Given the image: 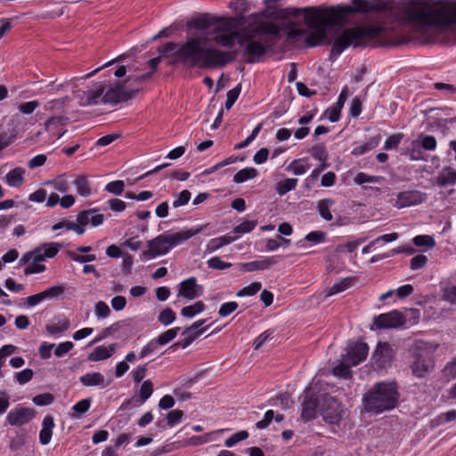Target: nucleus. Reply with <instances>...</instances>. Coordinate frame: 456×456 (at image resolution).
Masks as SVG:
<instances>
[{
  "instance_id": "obj_12",
  "label": "nucleus",
  "mask_w": 456,
  "mask_h": 456,
  "mask_svg": "<svg viewBox=\"0 0 456 456\" xmlns=\"http://www.w3.org/2000/svg\"><path fill=\"white\" fill-rule=\"evenodd\" d=\"M35 416L34 409L20 407L11 411L7 415V420L12 426H22L31 420Z\"/></svg>"
},
{
  "instance_id": "obj_31",
  "label": "nucleus",
  "mask_w": 456,
  "mask_h": 456,
  "mask_svg": "<svg viewBox=\"0 0 456 456\" xmlns=\"http://www.w3.org/2000/svg\"><path fill=\"white\" fill-rule=\"evenodd\" d=\"M74 184L77 189V192L83 196L87 197L91 194V189L87 178L84 175H78L74 181Z\"/></svg>"
},
{
  "instance_id": "obj_42",
  "label": "nucleus",
  "mask_w": 456,
  "mask_h": 456,
  "mask_svg": "<svg viewBox=\"0 0 456 456\" xmlns=\"http://www.w3.org/2000/svg\"><path fill=\"white\" fill-rule=\"evenodd\" d=\"M64 292V287L59 285V286H53L45 290L42 291V296L44 300L45 299H53L60 297Z\"/></svg>"
},
{
  "instance_id": "obj_5",
  "label": "nucleus",
  "mask_w": 456,
  "mask_h": 456,
  "mask_svg": "<svg viewBox=\"0 0 456 456\" xmlns=\"http://www.w3.org/2000/svg\"><path fill=\"white\" fill-rule=\"evenodd\" d=\"M204 227V225H201L195 230H186L171 234H160L148 242V249L142 252L141 257L151 259L158 256L165 255L172 248L199 234Z\"/></svg>"
},
{
  "instance_id": "obj_36",
  "label": "nucleus",
  "mask_w": 456,
  "mask_h": 456,
  "mask_svg": "<svg viewBox=\"0 0 456 456\" xmlns=\"http://www.w3.org/2000/svg\"><path fill=\"white\" fill-rule=\"evenodd\" d=\"M311 165L305 163L303 159H296L293 160L289 166L288 170L291 171L296 175H300L305 174Z\"/></svg>"
},
{
  "instance_id": "obj_20",
  "label": "nucleus",
  "mask_w": 456,
  "mask_h": 456,
  "mask_svg": "<svg viewBox=\"0 0 456 456\" xmlns=\"http://www.w3.org/2000/svg\"><path fill=\"white\" fill-rule=\"evenodd\" d=\"M80 382L86 387H106L110 385V381H107L100 372L86 373L80 377Z\"/></svg>"
},
{
  "instance_id": "obj_19",
  "label": "nucleus",
  "mask_w": 456,
  "mask_h": 456,
  "mask_svg": "<svg viewBox=\"0 0 456 456\" xmlns=\"http://www.w3.org/2000/svg\"><path fill=\"white\" fill-rule=\"evenodd\" d=\"M117 344L109 346H100L94 349L87 359L92 362H99L110 358L116 351Z\"/></svg>"
},
{
  "instance_id": "obj_60",
  "label": "nucleus",
  "mask_w": 456,
  "mask_h": 456,
  "mask_svg": "<svg viewBox=\"0 0 456 456\" xmlns=\"http://www.w3.org/2000/svg\"><path fill=\"white\" fill-rule=\"evenodd\" d=\"M91 405V399L86 398L79 401L73 407L72 410L76 412L77 415H81L86 413Z\"/></svg>"
},
{
  "instance_id": "obj_38",
  "label": "nucleus",
  "mask_w": 456,
  "mask_h": 456,
  "mask_svg": "<svg viewBox=\"0 0 456 456\" xmlns=\"http://www.w3.org/2000/svg\"><path fill=\"white\" fill-rule=\"evenodd\" d=\"M62 228L67 230H73L79 235L83 234L86 231L85 228H82L80 225H77L76 223L66 220L59 222L53 226V231H57Z\"/></svg>"
},
{
  "instance_id": "obj_62",
  "label": "nucleus",
  "mask_w": 456,
  "mask_h": 456,
  "mask_svg": "<svg viewBox=\"0 0 456 456\" xmlns=\"http://www.w3.org/2000/svg\"><path fill=\"white\" fill-rule=\"evenodd\" d=\"M94 311L98 318H106L110 314V309L109 305L102 301L96 303Z\"/></svg>"
},
{
  "instance_id": "obj_44",
  "label": "nucleus",
  "mask_w": 456,
  "mask_h": 456,
  "mask_svg": "<svg viewBox=\"0 0 456 456\" xmlns=\"http://www.w3.org/2000/svg\"><path fill=\"white\" fill-rule=\"evenodd\" d=\"M207 329L208 327L199 330V331H195L193 335H184L185 338L175 343L173 346H181L183 348H186L193 342L194 339H196L200 335H201L205 330H207Z\"/></svg>"
},
{
  "instance_id": "obj_58",
  "label": "nucleus",
  "mask_w": 456,
  "mask_h": 456,
  "mask_svg": "<svg viewBox=\"0 0 456 456\" xmlns=\"http://www.w3.org/2000/svg\"><path fill=\"white\" fill-rule=\"evenodd\" d=\"M248 433L247 431H240L234 435H232L231 437H229L228 439L225 440V445L227 447H232L233 446L234 444H236L237 443L242 441V440H245L246 438H248Z\"/></svg>"
},
{
  "instance_id": "obj_29",
  "label": "nucleus",
  "mask_w": 456,
  "mask_h": 456,
  "mask_svg": "<svg viewBox=\"0 0 456 456\" xmlns=\"http://www.w3.org/2000/svg\"><path fill=\"white\" fill-rule=\"evenodd\" d=\"M456 183V172L447 167L439 174L436 177V183L439 186H446L448 184H454Z\"/></svg>"
},
{
  "instance_id": "obj_52",
  "label": "nucleus",
  "mask_w": 456,
  "mask_h": 456,
  "mask_svg": "<svg viewBox=\"0 0 456 456\" xmlns=\"http://www.w3.org/2000/svg\"><path fill=\"white\" fill-rule=\"evenodd\" d=\"M151 75L152 72H147L140 76H130L128 78L126 79V82L127 83V86H131L133 87H139L138 85L151 78Z\"/></svg>"
},
{
  "instance_id": "obj_11",
  "label": "nucleus",
  "mask_w": 456,
  "mask_h": 456,
  "mask_svg": "<svg viewBox=\"0 0 456 456\" xmlns=\"http://www.w3.org/2000/svg\"><path fill=\"white\" fill-rule=\"evenodd\" d=\"M104 91V86L99 84L95 89L88 91L77 90L75 93V97L78 99L79 104L82 106L95 105L101 102V96Z\"/></svg>"
},
{
  "instance_id": "obj_45",
  "label": "nucleus",
  "mask_w": 456,
  "mask_h": 456,
  "mask_svg": "<svg viewBox=\"0 0 456 456\" xmlns=\"http://www.w3.org/2000/svg\"><path fill=\"white\" fill-rule=\"evenodd\" d=\"M54 396L50 393L40 394L33 397L32 402L37 406L50 405L53 403Z\"/></svg>"
},
{
  "instance_id": "obj_6",
  "label": "nucleus",
  "mask_w": 456,
  "mask_h": 456,
  "mask_svg": "<svg viewBox=\"0 0 456 456\" xmlns=\"http://www.w3.org/2000/svg\"><path fill=\"white\" fill-rule=\"evenodd\" d=\"M434 348L427 342L417 341L412 349L411 370L419 378L424 377L434 368Z\"/></svg>"
},
{
  "instance_id": "obj_55",
  "label": "nucleus",
  "mask_w": 456,
  "mask_h": 456,
  "mask_svg": "<svg viewBox=\"0 0 456 456\" xmlns=\"http://www.w3.org/2000/svg\"><path fill=\"white\" fill-rule=\"evenodd\" d=\"M68 121V118L63 116L52 117L46 120L45 126L46 131H51L52 126H64Z\"/></svg>"
},
{
  "instance_id": "obj_34",
  "label": "nucleus",
  "mask_w": 456,
  "mask_h": 456,
  "mask_svg": "<svg viewBox=\"0 0 456 456\" xmlns=\"http://www.w3.org/2000/svg\"><path fill=\"white\" fill-rule=\"evenodd\" d=\"M285 33L289 38L295 39L305 35L307 30L298 24L289 22L285 27Z\"/></svg>"
},
{
  "instance_id": "obj_64",
  "label": "nucleus",
  "mask_w": 456,
  "mask_h": 456,
  "mask_svg": "<svg viewBox=\"0 0 456 456\" xmlns=\"http://www.w3.org/2000/svg\"><path fill=\"white\" fill-rule=\"evenodd\" d=\"M33 375L34 372L31 369H25L22 371L16 373V379L19 384L24 385L32 379Z\"/></svg>"
},
{
  "instance_id": "obj_63",
  "label": "nucleus",
  "mask_w": 456,
  "mask_h": 456,
  "mask_svg": "<svg viewBox=\"0 0 456 456\" xmlns=\"http://www.w3.org/2000/svg\"><path fill=\"white\" fill-rule=\"evenodd\" d=\"M428 263V257L424 255H417L411 260V269L419 270L423 268Z\"/></svg>"
},
{
  "instance_id": "obj_1",
  "label": "nucleus",
  "mask_w": 456,
  "mask_h": 456,
  "mask_svg": "<svg viewBox=\"0 0 456 456\" xmlns=\"http://www.w3.org/2000/svg\"><path fill=\"white\" fill-rule=\"evenodd\" d=\"M353 12H375L376 18L364 26L346 28L336 38L331 53L339 55L349 46H365L370 40L399 23L409 26L415 39L432 44L444 29L456 24V3L448 1L410 0L400 7L390 0L370 2L354 0L353 6L313 8L304 15L305 23L314 30L306 38L309 46L320 44L327 37L326 30L342 23Z\"/></svg>"
},
{
  "instance_id": "obj_59",
  "label": "nucleus",
  "mask_w": 456,
  "mask_h": 456,
  "mask_svg": "<svg viewBox=\"0 0 456 456\" xmlns=\"http://www.w3.org/2000/svg\"><path fill=\"white\" fill-rule=\"evenodd\" d=\"M74 347V344L71 341H66L59 344L54 350V355L57 357H61Z\"/></svg>"
},
{
  "instance_id": "obj_21",
  "label": "nucleus",
  "mask_w": 456,
  "mask_h": 456,
  "mask_svg": "<svg viewBox=\"0 0 456 456\" xmlns=\"http://www.w3.org/2000/svg\"><path fill=\"white\" fill-rule=\"evenodd\" d=\"M214 24V18L208 13H200L195 15L191 20L187 22V27L190 28L207 29Z\"/></svg>"
},
{
  "instance_id": "obj_4",
  "label": "nucleus",
  "mask_w": 456,
  "mask_h": 456,
  "mask_svg": "<svg viewBox=\"0 0 456 456\" xmlns=\"http://www.w3.org/2000/svg\"><path fill=\"white\" fill-rule=\"evenodd\" d=\"M398 399L399 393L395 383L379 382L364 394L362 402L366 411L380 413L394 409Z\"/></svg>"
},
{
  "instance_id": "obj_53",
  "label": "nucleus",
  "mask_w": 456,
  "mask_h": 456,
  "mask_svg": "<svg viewBox=\"0 0 456 456\" xmlns=\"http://www.w3.org/2000/svg\"><path fill=\"white\" fill-rule=\"evenodd\" d=\"M151 75L152 72H147L140 76H130L128 78L126 79V82L127 83V86H131L133 87H139L138 85L151 78Z\"/></svg>"
},
{
  "instance_id": "obj_35",
  "label": "nucleus",
  "mask_w": 456,
  "mask_h": 456,
  "mask_svg": "<svg viewBox=\"0 0 456 456\" xmlns=\"http://www.w3.org/2000/svg\"><path fill=\"white\" fill-rule=\"evenodd\" d=\"M205 309V305L202 301H197L195 304L184 306L181 310V314L183 316L187 318H191L194 315L203 312Z\"/></svg>"
},
{
  "instance_id": "obj_49",
  "label": "nucleus",
  "mask_w": 456,
  "mask_h": 456,
  "mask_svg": "<svg viewBox=\"0 0 456 456\" xmlns=\"http://www.w3.org/2000/svg\"><path fill=\"white\" fill-rule=\"evenodd\" d=\"M96 209H87L81 211L77 216V225H80L82 228H85L86 224L90 222V216L92 214L95 213Z\"/></svg>"
},
{
  "instance_id": "obj_10",
  "label": "nucleus",
  "mask_w": 456,
  "mask_h": 456,
  "mask_svg": "<svg viewBox=\"0 0 456 456\" xmlns=\"http://www.w3.org/2000/svg\"><path fill=\"white\" fill-rule=\"evenodd\" d=\"M369 347L366 343L357 342L348 346L344 361L352 366H355L362 362L368 354Z\"/></svg>"
},
{
  "instance_id": "obj_28",
  "label": "nucleus",
  "mask_w": 456,
  "mask_h": 456,
  "mask_svg": "<svg viewBox=\"0 0 456 456\" xmlns=\"http://www.w3.org/2000/svg\"><path fill=\"white\" fill-rule=\"evenodd\" d=\"M379 136L371 137L363 144L354 147L352 151V154L355 156L362 155L365 152L376 148L379 145Z\"/></svg>"
},
{
  "instance_id": "obj_24",
  "label": "nucleus",
  "mask_w": 456,
  "mask_h": 456,
  "mask_svg": "<svg viewBox=\"0 0 456 456\" xmlns=\"http://www.w3.org/2000/svg\"><path fill=\"white\" fill-rule=\"evenodd\" d=\"M43 428L39 433L40 443L44 445L48 444L52 438V429L54 427L53 418L51 415H47L43 419Z\"/></svg>"
},
{
  "instance_id": "obj_17",
  "label": "nucleus",
  "mask_w": 456,
  "mask_h": 456,
  "mask_svg": "<svg viewBox=\"0 0 456 456\" xmlns=\"http://www.w3.org/2000/svg\"><path fill=\"white\" fill-rule=\"evenodd\" d=\"M279 256H267L262 260L243 263L240 265V270L244 272H254L257 270H266L278 263Z\"/></svg>"
},
{
  "instance_id": "obj_9",
  "label": "nucleus",
  "mask_w": 456,
  "mask_h": 456,
  "mask_svg": "<svg viewBox=\"0 0 456 456\" xmlns=\"http://www.w3.org/2000/svg\"><path fill=\"white\" fill-rule=\"evenodd\" d=\"M405 323L404 316L398 311H392L379 314L374 319V324L378 329H395Z\"/></svg>"
},
{
  "instance_id": "obj_37",
  "label": "nucleus",
  "mask_w": 456,
  "mask_h": 456,
  "mask_svg": "<svg viewBox=\"0 0 456 456\" xmlns=\"http://www.w3.org/2000/svg\"><path fill=\"white\" fill-rule=\"evenodd\" d=\"M297 179L296 178H287L277 183V193L281 196L286 194L287 192L294 190L297 186Z\"/></svg>"
},
{
  "instance_id": "obj_8",
  "label": "nucleus",
  "mask_w": 456,
  "mask_h": 456,
  "mask_svg": "<svg viewBox=\"0 0 456 456\" xmlns=\"http://www.w3.org/2000/svg\"><path fill=\"white\" fill-rule=\"evenodd\" d=\"M320 411L323 419L330 425H338L345 417L343 405L330 395L322 396Z\"/></svg>"
},
{
  "instance_id": "obj_15",
  "label": "nucleus",
  "mask_w": 456,
  "mask_h": 456,
  "mask_svg": "<svg viewBox=\"0 0 456 456\" xmlns=\"http://www.w3.org/2000/svg\"><path fill=\"white\" fill-rule=\"evenodd\" d=\"M214 24L215 33H241V29L237 30L242 24L241 19L239 18H214Z\"/></svg>"
},
{
  "instance_id": "obj_32",
  "label": "nucleus",
  "mask_w": 456,
  "mask_h": 456,
  "mask_svg": "<svg viewBox=\"0 0 456 456\" xmlns=\"http://www.w3.org/2000/svg\"><path fill=\"white\" fill-rule=\"evenodd\" d=\"M237 238L235 237H230V236H222L219 238L212 239L208 245V250L209 252H214L220 248H222L224 245L230 244L236 240Z\"/></svg>"
},
{
  "instance_id": "obj_18",
  "label": "nucleus",
  "mask_w": 456,
  "mask_h": 456,
  "mask_svg": "<svg viewBox=\"0 0 456 456\" xmlns=\"http://www.w3.org/2000/svg\"><path fill=\"white\" fill-rule=\"evenodd\" d=\"M198 287L196 278L191 277L181 282L178 295L189 300H192L199 296L197 291Z\"/></svg>"
},
{
  "instance_id": "obj_57",
  "label": "nucleus",
  "mask_w": 456,
  "mask_h": 456,
  "mask_svg": "<svg viewBox=\"0 0 456 456\" xmlns=\"http://www.w3.org/2000/svg\"><path fill=\"white\" fill-rule=\"evenodd\" d=\"M443 376L447 381L456 378V360L448 362L443 370Z\"/></svg>"
},
{
  "instance_id": "obj_22",
  "label": "nucleus",
  "mask_w": 456,
  "mask_h": 456,
  "mask_svg": "<svg viewBox=\"0 0 456 456\" xmlns=\"http://www.w3.org/2000/svg\"><path fill=\"white\" fill-rule=\"evenodd\" d=\"M70 326L69 321L66 317L57 319L56 322H52L45 326V330L50 336L61 334L69 330Z\"/></svg>"
},
{
  "instance_id": "obj_23",
  "label": "nucleus",
  "mask_w": 456,
  "mask_h": 456,
  "mask_svg": "<svg viewBox=\"0 0 456 456\" xmlns=\"http://www.w3.org/2000/svg\"><path fill=\"white\" fill-rule=\"evenodd\" d=\"M216 35L212 38L213 42L224 47H232L234 45L235 41L239 43L241 33H216Z\"/></svg>"
},
{
  "instance_id": "obj_39",
  "label": "nucleus",
  "mask_w": 456,
  "mask_h": 456,
  "mask_svg": "<svg viewBox=\"0 0 456 456\" xmlns=\"http://www.w3.org/2000/svg\"><path fill=\"white\" fill-rule=\"evenodd\" d=\"M179 330H180L179 327L167 330L165 332L161 333L156 338V340L159 343V345L164 346V345L169 343L171 340H173L176 337Z\"/></svg>"
},
{
  "instance_id": "obj_41",
  "label": "nucleus",
  "mask_w": 456,
  "mask_h": 456,
  "mask_svg": "<svg viewBox=\"0 0 456 456\" xmlns=\"http://www.w3.org/2000/svg\"><path fill=\"white\" fill-rule=\"evenodd\" d=\"M352 365L346 362L344 360L343 362H339L338 365L335 366L333 368V374L339 378H348L351 375V370L350 367Z\"/></svg>"
},
{
  "instance_id": "obj_56",
  "label": "nucleus",
  "mask_w": 456,
  "mask_h": 456,
  "mask_svg": "<svg viewBox=\"0 0 456 456\" xmlns=\"http://www.w3.org/2000/svg\"><path fill=\"white\" fill-rule=\"evenodd\" d=\"M40 248H43V255L45 258L55 256L59 251V244L56 243H45Z\"/></svg>"
},
{
  "instance_id": "obj_14",
  "label": "nucleus",
  "mask_w": 456,
  "mask_h": 456,
  "mask_svg": "<svg viewBox=\"0 0 456 456\" xmlns=\"http://www.w3.org/2000/svg\"><path fill=\"white\" fill-rule=\"evenodd\" d=\"M394 352L387 342H379L372 355V359L379 368H385L393 359Z\"/></svg>"
},
{
  "instance_id": "obj_50",
  "label": "nucleus",
  "mask_w": 456,
  "mask_h": 456,
  "mask_svg": "<svg viewBox=\"0 0 456 456\" xmlns=\"http://www.w3.org/2000/svg\"><path fill=\"white\" fill-rule=\"evenodd\" d=\"M175 319V314L170 308L164 309L159 315V321L166 326L171 324Z\"/></svg>"
},
{
  "instance_id": "obj_2",
  "label": "nucleus",
  "mask_w": 456,
  "mask_h": 456,
  "mask_svg": "<svg viewBox=\"0 0 456 456\" xmlns=\"http://www.w3.org/2000/svg\"><path fill=\"white\" fill-rule=\"evenodd\" d=\"M159 56L149 61L151 72L157 70L161 58H168V65L181 63L185 67L210 69L223 67L235 59V52H224L211 47H205L200 37L189 38L178 45L168 42L159 48Z\"/></svg>"
},
{
  "instance_id": "obj_61",
  "label": "nucleus",
  "mask_w": 456,
  "mask_h": 456,
  "mask_svg": "<svg viewBox=\"0 0 456 456\" xmlns=\"http://www.w3.org/2000/svg\"><path fill=\"white\" fill-rule=\"evenodd\" d=\"M325 238H326V233L324 232L314 231V232H311L308 234H306L305 237V240L309 242L317 244V243H321V242L324 241Z\"/></svg>"
},
{
  "instance_id": "obj_26",
  "label": "nucleus",
  "mask_w": 456,
  "mask_h": 456,
  "mask_svg": "<svg viewBox=\"0 0 456 456\" xmlns=\"http://www.w3.org/2000/svg\"><path fill=\"white\" fill-rule=\"evenodd\" d=\"M356 281H357L356 277H346V278L342 279L339 282L334 284L333 286H331L329 289V290L326 294V297H330V296L345 291L346 289L354 286V283L356 282Z\"/></svg>"
},
{
  "instance_id": "obj_48",
  "label": "nucleus",
  "mask_w": 456,
  "mask_h": 456,
  "mask_svg": "<svg viewBox=\"0 0 456 456\" xmlns=\"http://www.w3.org/2000/svg\"><path fill=\"white\" fill-rule=\"evenodd\" d=\"M413 243L417 247L432 248L435 245V240L429 235H418L413 239Z\"/></svg>"
},
{
  "instance_id": "obj_43",
  "label": "nucleus",
  "mask_w": 456,
  "mask_h": 456,
  "mask_svg": "<svg viewBox=\"0 0 456 456\" xmlns=\"http://www.w3.org/2000/svg\"><path fill=\"white\" fill-rule=\"evenodd\" d=\"M257 224L256 220H247L243 223L240 224L239 225H236L233 228V232L235 233H248L250 232L255 229V227Z\"/></svg>"
},
{
  "instance_id": "obj_30",
  "label": "nucleus",
  "mask_w": 456,
  "mask_h": 456,
  "mask_svg": "<svg viewBox=\"0 0 456 456\" xmlns=\"http://www.w3.org/2000/svg\"><path fill=\"white\" fill-rule=\"evenodd\" d=\"M258 172L254 167H247L237 172L233 176V182L237 183H244L247 180L256 177Z\"/></svg>"
},
{
  "instance_id": "obj_16",
  "label": "nucleus",
  "mask_w": 456,
  "mask_h": 456,
  "mask_svg": "<svg viewBox=\"0 0 456 456\" xmlns=\"http://www.w3.org/2000/svg\"><path fill=\"white\" fill-rule=\"evenodd\" d=\"M319 406L318 399L312 395L310 389H306L304 394V401L301 417L304 420L308 421L316 417L317 408Z\"/></svg>"
},
{
  "instance_id": "obj_51",
  "label": "nucleus",
  "mask_w": 456,
  "mask_h": 456,
  "mask_svg": "<svg viewBox=\"0 0 456 456\" xmlns=\"http://www.w3.org/2000/svg\"><path fill=\"white\" fill-rule=\"evenodd\" d=\"M191 194L188 190H183L176 195L175 200L173 202L174 208H179L186 205L191 200Z\"/></svg>"
},
{
  "instance_id": "obj_7",
  "label": "nucleus",
  "mask_w": 456,
  "mask_h": 456,
  "mask_svg": "<svg viewBox=\"0 0 456 456\" xmlns=\"http://www.w3.org/2000/svg\"><path fill=\"white\" fill-rule=\"evenodd\" d=\"M140 90V87L127 86L126 80L123 82H115L110 85L105 93L103 92L100 101L103 103L115 105L118 102L133 99Z\"/></svg>"
},
{
  "instance_id": "obj_33",
  "label": "nucleus",
  "mask_w": 456,
  "mask_h": 456,
  "mask_svg": "<svg viewBox=\"0 0 456 456\" xmlns=\"http://www.w3.org/2000/svg\"><path fill=\"white\" fill-rule=\"evenodd\" d=\"M312 156L322 163V168L326 167L328 159V152L322 144H316L310 150Z\"/></svg>"
},
{
  "instance_id": "obj_25",
  "label": "nucleus",
  "mask_w": 456,
  "mask_h": 456,
  "mask_svg": "<svg viewBox=\"0 0 456 456\" xmlns=\"http://www.w3.org/2000/svg\"><path fill=\"white\" fill-rule=\"evenodd\" d=\"M25 170L21 167H15L5 175V181L11 187H19L24 181Z\"/></svg>"
},
{
  "instance_id": "obj_47",
  "label": "nucleus",
  "mask_w": 456,
  "mask_h": 456,
  "mask_svg": "<svg viewBox=\"0 0 456 456\" xmlns=\"http://www.w3.org/2000/svg\"><path fill=\"white\" fill-rule=\"evenodd\" d=\"M208 266L216 270H224L230 268L232 264L222 261L218 256H214L208 260Z\"/></svg>"
},
{
  "instance_id": "obj_27",
  "label": "nucleus",
  "mask_w": 456,
  "mask_h": 456,
  "mask_svg": "<svg viewBox=\"0 0 456 456\" xmlns=\"http://www.w3.org/2000/svg\"><path fill=\"white\" fill-rule=\"evenodd\" d=\"M334 205V200L331 199H323L318 201L316 209L322 219L325 221H331L333 216L330 212V207Z\"/></svg>"
},
{
  "instance_id": "obj_40",
  "label": "nucleus",
  "mask_w": 456,
  "mask_h": 456,
  "mask_svg": "<svg viewBox=\"0 0 456 456\" xmlns=\"http://www.w3.org/2000/svg\"><path fill=\"white\" fill-rule=\"evenodd\" d=\"M262 288V285L258 281L252 282L250 285L246 286L240 289L236 296L237 297H246V296H254Z\"/></svg>"
},
{
  "instance_id": "obj_3",
  "label": "nucleus",
  "mask_w": 456,
  "mask_h": 456,
  "mask_svg": "<svg viewBox=\"0 0 456 456\" xmlns=\"http://www.w3.org/2000/svg\"><path fill=\"white\" fill-rule=\"evenodd\" d=\"M279 31L275 24L258 21L256 16L250 17L248 26L242 28V34L239 39V45L246 44L244 55L247 56V61L249 63L258 61L269 48L270 37L277 36Z\"/></svg>"
},
{
  "instance_id": "obj_54",
  "label": "nucleus",
  "mask_w": 456,
  "mask_h": 456,
  "mask_svg": "<svg viewBox=\"0 0 456 456\" xmlns=\"http://www.w3.org/2000/svg\"><path fill=\"white\" fill-rule=\"evenodd\" d=\"M124 188H125V183L121 180L110 182L105 187V189L109 192H111L115 195L122 194V192L124 191Z\"/></svg>"
},
{
  "instance_id": "obj_46",
  "label": "nucleus",
  "mask_w": 456,
  "mask_h": 456,
  "mask_svg": "<svg viewBox=\"0 0 456 456\" xmlns=\"http://www.w3.org/2000/svg\"><path fill=\"white\" fill-rule=\"evenodd\" d=\"M153 393V384L151 380H145L142 382L140 388V399L141 402H145Z\"/></svg>"
},
{
  "instance_id": "obj_13",
  "label": "nucleus",
  "mask_w": 456,
  "mask_h": 456,
  "mask_svg": "<svg viewBox=\"0 0 456 456\" xmlns=\"http://www.w3.org/2000/svg\"><path fill=\"white\" fill-rule=\"evenodd\" d=\"M425 199V194L419 191H402L398 193L395 206L398 208H403L420 204Z\"/></svg>"
}]
</instances>
